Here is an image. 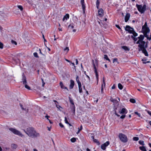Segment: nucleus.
<instances>
[{"mask_svg":"<svg viewBox=\"0 0 151 151\" xmlns=\"http://www.w3.org/2000/svg\"><path fill=\"white\" fill-rule=\"evenodd\" d=\"M139 40L136 43L137 44H139L138 47H139L138 50L139 51H142L145 55L148 56V55L146 48L147 47V44L143 41L144 36L143 35H141L138 37Z\"/></svg>","mask_w":151,"mask_h":151,"instance_id":"1","label":"nucleus"},{"mask_svg":"<svg viewBox=\"0 0 151 151\" xmlns=\"http://www.w3.org/2000/svg\"><path fill=\"white\" fill-rule=\"evenodd\" d=\"M24 132L30 137L35 138L40 136V134L38 133L32 127H29L26 129H23Z\"/></svg>","mask_w":151,"mask_h":151,"instance_id":"2","label":"nucleus"},{"mask_svg":"<svg viewBox=\"0 0 151 151\" xmlns=\"http://www.w3.org/2000/svg\"><path fill=\"white\" fill-rule=\"evenodd\" d=\"M136 7H137L138 11L141 13H144L145 11L147 10L146 5L145 4L142 6V5L136 4Z\"/></svg>","mask_w":151,"mask_h":151,"instance_id":"3","label":"nucleus"},{"mask_svg":"<svg viewBox=\"0 0 151 151\" xmlns=\"http://www.w3.org/2000/svg\"><path fill=\"white\" fill-rule=\"evenodd\" d=\"M142 31L143 33L147 34L150 32V29L147 27V22H146L144 25L142 26Z\"/></svg>","mask_w":151,"mask_h":151,"instance_id":"4","label":"nucleus"},{"mask_svg":"<svg viewBox=\"0 0 151 151\" xmlns=\"http://www.w3.org/2000/svg\"><path fill=\"white\" fill-rule=\"evenodd\" d=\"M9 129L11 132L16 135L22 137L24 136V135L20 131L15 128H9Z\"/></svg>","mask_w":151,"mask_h":151,"instance_id":"5","label":"nucleus"},{"mask_svg":"<svg viewBox=\"0 0 151 151\" xmlns=\"http://www.w3.org/2000/svg\"><path fill=\"white\" fill-rule=\"evenodd\" d=\"M119 137L121 141L123 142H126L128 141L127 137L122 133H121L119 134Z\"/></svg>","mask_w":151,"mask_h":151,"instance_id":"6","label":"nucleus"},{"mask_svg":"<svg viewBox=\"0 0 151 151\" xmlns=\"http://www.w3.org/2000/svg\"><path fill=\"white\" fill-rule=\"evenodd\" d=\"M93 68L94 70V72L96 74V78L97 81V84L98 83L99 81V75L97 71V69L96 68V65L93 62Z\"/></svg>","mask_w":151,"mask_h":151,"instance_id":"7","label":"nucleus"},{"mask_svg":"<svg viewBox=\"0 0 151 151\" xmlns=\"http://www.w3.org/2000/svg\"><path fill=\"white\" fill-rule=\"evenodd\" d=\"M125 30L127 31L129 33L131 34L132 33V32L134 30V29L130 26L127 25L125 28Z\"/></svg>","mask_w":151,"mask_h":151,"instance_id":"8","label":"nucleus"},{"mask_svg":"<svg viewBox=\"0 0 151 151\" xmlns=\"http://www.w3.org/2000/svg\"><path fill=\"white\" fill-rule=\"evenodd\" d=\"M109 144V141L106 142L105 143L102 144L101 146V148L103 150H105L106 147Z\"/></svg>","mask_w":151,"mask_h":151,"instance_id":"9","label":"nucleus"},{"mask_svg":"<svg viewBox=\"0 0 151 151\" xmlns=\"http://www.w3.org/2000/svg\"><path fill=\"white\" fill-rule=\"evenodd\" d=\"M119 113L120 114H126L127 113L128 111L125 108H122L121 110H118Z\"/></svg>","mask_w":151,"mask_h":151,"instance_id":"10","label":"nucleus"},{"mask_svg":"<svg viewBox=\"0 0 151 151\" xmlns=\"http://www.w3.org/2000/svg\"><path fill=\"white\" fill-rule=\"evenodd\" d=\"M98 12L99 15L100 17H101L104 15V11L102 9H100L98 10Z\"/></svg>","mask_w":151,"mask_h":151,"instance_id":"11","label":"nucleus"},{"mask_svg":"<svg viewBox=\"0 0 151 151\" xmlns=\"http://www.w3.org/2000/svg\"><path fill=\"white\" fill-rule=\"evenodd\" d=\"M130 17V14L129 13H127L125 17V22H127L128 20H129Z\"/></svg>","mask_w":151,"mask_h":151,"instance_id":"12","label":"nucleus"},{"mask_svg":"<svg viewBox=\"0 0 151 151\" xmlns=\"http://www.w3.org/2000/svg\"><path fill=\"white\" fill-rule=\"evenodd\" d=\"M70 84L69 86L70 88L72 89L74 86V82L73 80H71L70 81Z\"/></svg>","mask_w":151,"mask_h":151,"instance_id":"13","label":"nucleus"},{"mask_svg":"<svg viewBox=\"0 0 151 151\" xmlns=\"http://www.w3.org/2000/svg\"><path fill=\"white\" fill-rule=\"evenodd\" d=\"M69 16L68 14H66L65 16H64V17H63V21H66L67 20L69 19Z\"/></svg>","mask_w":151,"mask_h":151,"instance_id":"14","label":"nucleus"},{"mask_svg":"<svg viewBox=\"0 0 151 151\" xmlns=\"http://www.w3.org/2000/svg\"><path fill=\"white\" fill-rule=\"evenodd\" d=\"M60 87L61 88L63 89H66L67 90V91H68V90L67 88L65 87L64 85L63 84V83L61 82H60Z\"/></svg>","mask_w":151,"mask_h":151,"instance_id":"15","label":"nucleus"},{"mask_svg":"<svg viewBox=\"0 0 151 151\" xmlns=\"http://www.w3.org/2000/svg\"><path fill=\"white\" fill-rule=\"evenodd\" d=\"M70 108L71 109V111L74 114L75 111V105H71L70 106Z\"/></svg>","mask_w":151,"mask_h":151,"instance_id":"16","label":"nucleus"},{"mask_svg":"<svg viewBox=\"0 0 151 151\" xmlns=\"http://www.w3.org/2000/svg\"><path fill=\"white\" fill-rule=\"evenodd\" d=\"M105 79L104 78V77L103 78V83L101 85V88H104L105 87Z\"/></svg>","mask_w":151,"mask_h":151,"instance_id":"17","label":"nucleus"},{"mask_svg":"<svg viewBox=\"0 0 151 151\" xmlns=\"http://www.w3.org/2000/svg\"><path fill=\"white\" fill-rule=\"evenodd\" d=\"M22 80L23 84H26L27 82L26 80V78L25 77L24 75H23Z\"/></svg>","mask_w":151,"mask_h":151,"instance_id":"18","label":"nucleus"},{"mask_svg":"<svg viewBox=\"0 0 151 151\" xmlns=\"http://www.w3.org/2000/svg\"><path fill=\"white\" fill-rule=\"evenodd\" d=\"M76 80L78 84V85L81 84V82L79 81V78L78 76H77L76 78Z\"/></svg>","mask_w":151,"mask_h":151,"instance_id":"19","label":"nucleus"},{"mask_svg":"<svg viewBox=\"0 0 151 151\" xmlns=\"http://www.w3.org/2000/svg\"><path fill=\"white\" fill-rule=\"evenodd\" d=\"M122 49L124 50L125 51H129V49L127 46H123L122 47Z\"/></svg>","mask_w":151,"mask_h":151,"instance_id":"20","label":"nucleus"},{"mask_svg":"<svg viewBox=\"0 0 151 151\" xmlns=\"http://www.w3.org/2000/svg\"><path fill=\"white\" fill-rule=\"evenodd\" d=\"M139 149L142 151H147L146 149L144 146L140 147Z\"/></svg>","mask_w":151,"mask_h":151,"instance_id":"21","label":"nucleus"},{"mask_svg":"<svg viewBox=\"0 0 151 151\" xmlns=\"http://www.w3.org/2000/svg\"><path fill=\"white\" fill-rule=\"evenodd\" d=\"M79 91L80 93L82 92V88H81V84L78 85Z\"/></svg>","mask_w":151,"mask_h":151,"instance_id":"22","label":"nucleus"},{"mask_svg":"<svg viewBox=\"0 0 151 151\" xmlns=\"http://www.w3.org/2000/svg\"><path fill=\"white\" fill-rule=\"evenodd\" d=\"M131 34H133L132 35H133L134 37H136L138 35V34L135 32L134 30L132 31V33Z\"/></svg>","mask_w":151,"mask_h":151,"instance_id":"23","label":"nucleus"},{"mask_svg":"<svg viewBox=\"0 0 151 151\" xmlns=\"http://www.w3.org/2000/svg\"><path fill=\"white\" fill-rule=\"evenodd\" d=\"M139 37H138L137 38V37H134L133 36V35L131 36V38H132L133 39V40L134 42L136 41L138 39H139V38H138Z\"/></svg>","mask_w":151,"mask_h":151,"instance_id":"24","label":"nucleus"},{"mask_svg":"<svg viewBox=\"0 0 151 151\" xmlns=\"http://www.w3.org/2000/svg\"><path fill=\"white\" fill-rule=\"evenodd\" d=\"M69 100L70 101V104H72V105H74L73 101V99L71 98L70 97H69Z\"/></svg>","mask_w":151,"mask_h":151,"instance_id":"25","label":"nucleus"},{"mask_svg":"<svg viewBox=\"0 0 151 151\" xmlns=\"http://www.w3.org/2000/svg\"><path fill=\"white\" fill-rule=\"evenodd\" d=\"M93 142H94L96 143L97 145H100V143L99 142L98 140H97L96 139H93Z\"/></svg>","mask_w":151,"mask_h":151,"instance_id":"26","label":"nucleus"},{"mask_svg":"<svg viewBox=\"0 0 151 151\" xmlns=\"http://www.w3.org/2000/svg\"><path fill=\"white\" fill-rule=\"evenodd\" d=\"M110 100L112 102L114 103H118V102L117 101V100L115 99L111 98L110 99Z\"/></svg>","mask_w":151,"mask_h":151,"instance_id":"27","label":"nucleus"},{"mask_svg":"<svg viewBox=\"0 0 151 151\" xmlns=\"http://www.w3.org/2000/svg\"><path fill=\"white\" fill-rule=\"evenodd\" d=\"M118 88L120 90H122L123 88L122 85L120 83H119L118 84Z\"/></svg>","mask_w":151,"mask_h":151,"instance_id":"28","label":"nucleus"},{"mask_svg":"<svg viewBox=\"0 0 151 151\" xmlns=\"http://www.w3.org/2000/svg\"><path fill=\"white\" fill-rule=\"evenodd\" d=\"M104 58L105 59H106V60H108L109 62L110 61V59L108 58L107 55H104Z\"/></svg>","mask_w":151,"mask_h":151,"instance_id":"29","label":"nucleus"},{"mask_svg":"<svg viewBox=\"0 0 151 151\" xmlns=\"http://www.w3.org/2000/svg\"><path fill=\"white\" fill-rule=\"evenodd\" d=\"M17 7L21 11H22L23 10V7L21 5H18L17 6Z\"/></svg>","mask_w":151,"mask_h":151,"instance_id":"30","label":"nucleus"},{"mask_svg":"<svg viewBox=\"0 0 151 151\" xmlns=\"http://www.w3.org/2000/svg\"><path fill=\"white\" fill-rule=\"evenodd\" d=\"M76 141V138L73 137L70 139V141L72 142H74Z\"/></svg>","mask_w":151,"mask_h":151,"instance_id":"31","label":"nucleus"},{"mask_svg":"<svg viewBox=\"0 0 151 151\" xmlns=\"http://www.w3.org/2000/svg\"><path fill=\"white\" fill-rule=\"evenodd\" d=\"M139 143L141 145H144L145 144L144 143V142L142 140H139Z\"/></svg>","mask_w":151,"mask_h":151,"instance_id":"32","label":"nucleus"},{"mask_svg":"<svg viewBox=\"0 0 151 151\" xmlns=\"http://www.w3.org/2000/svg\"><path fill=\"white\" fill-rule=\"evenodd\" d=\"M130 101L133 103H134L135 102V100L133 99H131L129 100Z\"/></svg>","mask_w":151,"mask_h":151,"instance_id":"33","label":"nucleus"},{"mask_svg":"<svg viewBox=\"0 0 151 151\" xmlns=\"http://www.w3.org/2000/svg\"><path fill=\"white\" fill-rule=\"evenodd\" d=\"M34 56L36 58H38L39 57L37 53L36 52H35L33 53Z\"/></svg>","mask_w":151,"mask_h":151,"instance_id":"34","label":"nucleus"},{"mask_svg":"<svg viewBox=\"0 0 151 151\" xmlns=\"http://www.w3.org/2000/svg\"><path fill=\"white\" fill-rule=\"evenodd\" d=\"M139 138L137 137H134L133 138V140L134 141H137L139 140Z\"/></svg>","mask_w":151,"mask_h":151,"instance_id":"35","label":"nucleus"},{"mask_svg":"<svg viewBox=\"0 0 151 151\" xmlns=\"http://www.w3.org/2000/svg\"><path fill=\"white\" fill-rule=\"evenodd\" d=\"M55 104L57 108L60 110V108L62 109V107L60 105H58L57 104L55 103Z\"/></svg>","mask_w":151,"mask_h":151,"instance_id":"36","label":"nucleus"},{"mask_svg":"<svg viewBox=\"0 0 151 151\" xmlns=\"http://www.w3.org/2000/svg\"><path fill=\"white\" fill-rule=\"evenodd\" d=\"M64 50L65 51H66V52H68V51L69 50V47H66L64 49Z\"/></svg>","mask_w":151,"mask_h":151,"instance_id":"37","label":"nucleus"},{"mask_svg":"<svg viewBox=\"0 0 151 151\" xmlns=\"http://www.w3.org/2000/svg\"><path fill=\"white\" fill-rule=\"evenodd\" d=\"M25 85V87L29 89V90H30V87L28 86L27 84H24Z\"/></svg>","mask_w":151,"mask_h":151,"instance_id":"38","label":"nucleus"},{"mask_svg":"<svg viewBox=\"0 0 151 151\" xmlns=\"http://www.w3.org/2000/svg\"><path fill=\"white\" fill-rule=\"evenodd\" d=\"M3 47V44L1 42H0V48L2 49Z\"/></svg>","mask_w":151,"mask_h":151,"instance_id":"39","label":"nucleus"},{"mask_svg":"<svg viewBox=\"0 0 151 151\" xmlns=\"http://www.w3.org/2000/svg\"><path fill=\"white\" fill-rule=\"evenodd\" d=\"M81 5H82V9H83V11L84 12L85 9V5L84 4H81Z\"/></svg>","mask_w":151,"mask_h":151,"instance_id":"40","label":"nucleus"},{"mask_svg":"<svg viewBox=\"0 0 151 151\" xmlns=\"http://www.w3.org/2000/svg\"><path fill=\"white\" fill-rule=\"evenodd\" d=\"M68 27L72 29L74 28V26L73 24H70L68 26Z\"/></svg>","mask_w":151,"mask_h":151,"instance_id":"41","label":"nucleus"},{"mask_svg":"<svg viewBox=\"0 0 151 151\" xmlns=\"http://www.w3.org/2000/svg\"><path fill=\"white\" fill-rule=\"evenodd\" d=\"M65 123L67 124H69V122H68V120H67V118L66 117H65Z\"/></svg>","mask_w":151,"mask_h":151,"instance_id":"42","label":"nucleus"},{"mask_svg":"<svg viewBox=\"0 0 151 151\" xmlns=\"http://www.w3.org/2000/svg\"><path fill=\"white\" fill-rule=\"evenodd\" d=\"M116 27L118 28L121 31H122V29L118 25L116 24L115 25Z\"/></svg>","mask_w":151,"mask_h":151,"instance_id":"43","label":"nucleus"},{"mask_svg":"<svg viewBox=\"0 0 151 151\" xmlns=\"http://www.w3.org/2000/svg\"><path fill=\"white\" fill-rule=\"evenodd\" d=\"M11 42L12 44H14L15 45H17V42L16 41H15L13 40H11Z\"/></svg>","mask_w":151,"mask_h":151,"instance_id":"44","label":"nucleus"},{"mask_svg":"<svg viewBox=\"0 0 151 151\" xmlns=\"http://www.w3.org/2000/svg\"><path fill=\"white\" fill-rule=\"evenodd\" d=\"M134 113L135 114L137 115L139 117H140L141 114L137 112H135Z\"/></svg>","mask_w":151,"mask_h":151,"instance_id":"45","label":"nucleus"},{"mask_svg":"<svg viewBox=\"0 0 151 151\" xmlns=\"http://www.w3.org/2000/svg\"><path fill=\"white\" fill-rule=\"evenodd\" d=\"M20 106L21 108L23 110H26V109H24L22 105L21 104H20Z\"/></svg>","mask_w":151,"mask_h":151,"instance_id":"46","label":"nucleus"},{"mask_svg":"<svg viewBox=\"0 0 151 151\" xmlns=\"http://www.w3.org/2000/svg\"><path fill=\"white\" fill-rule=\"evenodd\" d=\"M118 117H119L120 116V115H119V114H118L117 113V111H115V113H114Z\"/></svg>","mask_w":151,"mask_h":151,"instance_id":"47","label":"nucleus"},{"mask_svg":"<svg viewBox=\"0 0 151 151\" xmlns=\"http://www.w3.org/2000/svg\"><path fill=\"white\" fill-rule=\"evenodd\" d=\"M117 58H115L113 60V63H114L115 62H117Z\"/></svg>","mask_w":151,"mask_h":151,"instance_id":"48","label":"nucleus"},{"mask_svg":"<svg viewBox=\"0 0 151 151\" xmlns=\"http://www.w3.org/2000/svg\"><path fill=\"white\" fill-rule=\"evenodd\" d=\"M125 117V115H123L120 116V118L122 119H123Z\"/></svg>","mask_w":151,"mask_h":151,"instance_id":"49","label":"nucleus"},{"mask_svg":"<svg viewBox=\"0 0 151 151\" xmlns=\"http://www.w3.org/2000/svg\"><path fill=\"white\" fill-rule=\"evenodd\" d=\"M144 35H143L144 36H145V37H147H147H149L148 36V35H147V34H145V33H143Z\"/></svg>","mask_w":151,"mask_h":151,"instance_id":"50","label":"nucleus"},{"mask_svg":"<svg viewBox=\"0 0 151 151\" xmlns=\"http://www.w3.org/2000/svg\"><path fill=\"white\" fill-rule=\"evenodd\" d=\"M42 86H43L45 84V83L44 82V81L42 79Z\"/></svg>","mask_w":151,"mask_h":151,"instance_id":"51","label":"nucleus"},{"mask_svg":"<svg viewBox=\"0 0 151 151\" xmlns=\"http://www.w3.org/2000/svg\"><path fill=\"white\" fill-rule=\"evenodd\" d=\"M59 125L62 128L63 127H64L63 125L61 123H59Z\"/></svg>","mask_w":151,"mask_h":151,"instance_id":"52","label":"nucleus"},{"mask_svg":"<svg viewBox=\"0 0 151 151\" xmlns=\"http://www.w3.org/2000/svg\"><path fill=\"white\" fill-rule=\"evenodd\" d=\"M100 2L99 1L97 0L96 1V5H99Z\"/></svg>","mask_w":151,"mask_h":151,"instance_id":"53","label":"nucleus"},{"mask_svg":"<svg viewBox=\"0 0 151 151\" xmlns=\"http://www.w3.org/2000/svg\"><path fill=\"white\" fill-rule=\"evenodd\" d=\"M150 62V61H147V62H146L145 61H143V63L144 64H146L147 63H149Z\"/></svg>","mask_w":151,"mask_h":151,"instance_id":"54","label":"nucleus"},{"mask_svg":"<svg viewBox=\"0 0 151 151\" xmlns=\"http://www.w3.org/2000/svg\"><path fill=\"white\" fill-rule=\"evenodd\" d=\"M81 129H80L79 128H78V132H77L76 133L78 134H79V132H80V131H81Z\"/></svg>","mask_w":151,"mask_h":151,"instance_id":"55","label":"nucleus"},{"mask_svg":"<svg viewBox=\"0 0 151 151\" xmlns=\"http://www.w3.org/2000/svg\"><path fill=\"white\" fill-rule=\"evenodd\" d=\"M81 4H84V0H81Z\"/></svg>","mask_w":151,"mask_h":151,"instance_id":"56","label":"nucleus"},{"mask_svg":"<svg viewBox=\"0 0 151 151\" xmlns=\"http://www.w3.org/2000/svg\"><path fill=\"white\" fill-rule=\"evenodd\" d=\"M147 113L151 116V111H148Z\"/></svg>","mask_w":151,"mask_h":151,"instance_id":"57","label":"nucleus"},{"mask_svg":"<svg viewBox=\"0 0 151 151\" xmlns=\"http://www.w3.org/2000/svg\"><path fill=\"white\" fill-rule=\"evenodd\" d=\"M104 88H101V93H104V91H103Z\"/></svg>","mask_w":151,"mask_h":151,"instance_id":"58","label":"nucleus"},{"mask_svg":"<svg viewBox=\"0 0 151 151\" xmlns=\"http://www.w3.org/2000/svg\"><path fill=\"white\" fill-rule=\"evenodd\" d=\"M115 88V86L114 85H113L111 87V88L112 89H114Z\"/></svg>","mask_w":151,"mask_h":151,"instance_id":"59","label":"nucleus"},{"mask_svg":"<svg viewBox=\"0 0 151 151\" xmlns=\"http://www.w3.org/2000/svg\"><path fill=\"white\" fill-rule=\"evenodd\" d=\"M53 101L54 102H55V103H56V104H58V102L56 101V100H54Z\"/></svg>","mask_w":151,"mask_h":151,"instance_id":"60","label":"nucleus"},{"mask_svg":"<svg viewBox=\"0 0 151 151\" xmlns=\"http://www.w3.org/2000/svg\"><path fill=\"white\" fill-rule=\"evenodd\" d=\"M76 65H77V64H78V60L77 59H76Z\"/></svg>","mask_w":151,"mask_h":151,"instance_id":"61","label":"nucleus"},{"mask_svg":"<svg viewBox=\"0 0 151 151\" xmlns=\"http://www.w3.org/2000/svg\"><path fill=\"white\" fill-rule=\"evenodd\" d=\"M147 39L148 40L150 41L151 40V37H147Z\"/></svg>","mask_w":151,"mask_h":151,"instance_id":"62","label":"nucleus"},{"mask_svg":"<svg viewBox=\"0 0 151 151\" xmlns=\"http://www.w3.org/2000/svg\"><path fill=\"white\" fill-rule=\"evenodd\" d=\"M79 129H81V130L82 129L83 127H82V125H81V126L80 128H79Z\"/></svg>","mask_w":151,"mask_h":151,"instance_id":"63","label":"nucleus"},{"mask_svg":"<svg viewBox=\"0 0 151 151\" xmlns=\"http://www.w3.org/2000/svg\"><path fill=\"white\" fill-rule=\"evenodd\" d=\"M99 5H96V8H97V9H99Z\"/></svg>","mask_w":151,"mask_h":151,"instance_id":"64","label":"nucleus"}]
</instances>
